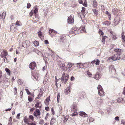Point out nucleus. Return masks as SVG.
<instances>
[{"mask_svg": "<svg viewBox=\"0 0 125 125\" xmlns=\"http://www.w3.org/2000/svg\"><path fill=\"white\" fill-rule=\"evenodd\" d=\"M120 55L116 54L112 57H109L108 59V61H111V60H112L113 61H115L117 60H119L120 59Z\"/></svg>", "mask_w": 125, "mask_h": 125, "instance_id": "obj_1", "label": "nucleus"}, {"mask_svg": "<svg viewBox=\"0 0 125 125\" xmlns=\"http://www.w3.org/2000/svg\"><path fill=\"white\" fill-rule=\"evenodd\" d=\"M9 79L7 78L5 75L2 76V72L0 70V82H2L4 81L6 83H8Z\"/></svg>", "mask_w": 125, "mask_h": 125, "instance_id": "obj_2", "label": "nucleus"}, {"mask_svg": "<svg viewBox=\"0 0 125 125\" xmlns=\"http://www.w3.org/2000/svg\"><path fill=\"white\" fill-rule=\"evenodd\" d=\"M120 18L118 17H116L115 18L114 22L113 23V25L115 26L117 25L119 22L120 21Z\"/></svg>", "mask_w": 125, "mask_h": 125, "instance_id": "obj_3", "label": "nucleus"}, {"mask_svg": "<svg viewBox=\"0 0 125 125\" xmlns=\"http://www.w3.org/2000/svg\"><path fill=\"white\" fill-rule=\"evenodd\" d=\"M10 30L12 32H14L17 29V27L14 23H12L10 25Z\"/></svg>", "mask_w": 125, "mask_h": 125, "instance_id": "obj_4", "label": "nucleus"}, {"mask_svg": "<svg viewBox=\"0 0 125 125\" xmlns=\"http://www.w3.org/2000/svg\"><path fill=\"white\" fill-rule=\"evenodd\" d=\"M8 55V53L5 50H3L1 52V54L0 55L1 57L3 58H4L6 56H7Z\"/></svg>", "mask_w": 125, "mask_h": 125, "instance_id": "obj_5", "label": "nucleus"}, {"mask_svg": "<svg viewBox=\"0 0 125 125\" xmlns=\"http://www.w3.org/2000/svg\"><path fill=\"white\" fill-rule=\"evenodd\" d=\"M58 63V65L62 70L64 71L65 70V67L64 64L62 63L61 62H59Z\"/></svg>", "mask_w": 125, "mask_h": 125, "instance_id": "obj_6", "label": "nucleus"}, {"mask_svg": "<svg viewBox=\"0 0 125 125\" xmlns=\"http://www.w3.org/2000/svg\"><path fill=\"white\" fill-rule=\"evenodd\" d=\"M36 66V63L35 62H32L30 63L29 65V67L32 70H34Z\"/></svg>", "mask_w": 125, "mask_h": 125, "instance_id": "obj_7", "label": "nucleus"}, {"mask_svg": "<svg viewBox=\"0 0 125 125\" xmlns=\"http://www.w3.org/2000/svg\"><path fill=\"white\" fill-rule=\"evenodd\" d=\"M41 114L40 111L38 109H36L34 113V116L37 117V116L40 115Z\"/></svg>", "mask_w": 125, "mask_h": 125, "instance_id": "obj_8", "label": "nucleus"}, {"mask_svg": "<svg viewBox=\"0 0 125 125\" xmlns=\"http://www.w3.org/2000/svg\"><path fill=\"white\" fill-rule=\"evenodd\" d=\"M101 75L99 72H97L95 74L94 78L96 80L99 79L101 77ZM94 78V77H93Z\"/></svg>", "mask_w": 125, "mask_h": 125, "instance_id": "obj_9", "label": "nucleus"}, {"mask_svg": "<svg viewBox=\"0 0 125 125\" xmlns=\"http://www.w3.org/2000/svg\"><path fill=\"white\" fill-rule=\"evenodd\" d=\"M68 22L69 24H71L73 22L74 20L72 17L70 16L68 17Z\"/></svg>", "mask_w": 125, "mask_h": 125, "instance_id": "obj_10", "label": "nucleus"}, {"mask_svg": "<svg viewBox=\"0 0 125 125\" xmlns=\"http://www.w3.org/2000/svg\"><path fill=\"white\" fill-rule=\"evenodd\" d=\"M114 51L116 52H117L118 54L120 55L121 53L122 50L121 49H114Z\"/></svg>", "mask_w": 125, "mask_h": 125, "instance_id": "obj_11", "label": "nucleus"}, {"mask_svg": "<svg viewBox=\"0 0 125 125\" xmlns=\"http://www.w3.org/2000/svg\"><path fill=\"white\" fill-rule=\"evenodd\" d=\"M70 87L69 86L65 90L64 93L65 94L67 95H68L69 93L70 92Z\"/></svg>", "mask_w": 125, "mask_h": 125, "instance_id": "obj_12", "label": "nucleus"}, {"mask_svg": "<svg viewBox=\"0 0 125 125\" xmlns=\"http://www.w3.org/2000/svg\"><path fill=\"white\" fill-rule=\"evenodd\" d=\"M71 107L72 109V111H76L77 110V107L76 104L74 103L72 105Z\"/></svg>", "mask_w": 125, "mask_h": 125, "instance_id": "obj_13", "label": "nucleus"}, {"mask_svg": "<svg viewBox=\"0 0 125 125\" xmlns=\"http://www.w3.org/2000/svg\"><path fill=\"white\" fill-rule=\"evenodd\" d=\"M118 10L117 8H114L112 9V12L114 15H116L118 13Z\"/></svg>", "mask_w": 125, "mask_h": 125, "instance_id": "obj_14", "label": "nucleus"}, {"mask_svg": "<svg viewBox=\"0 0 125 125\" xmlns=\"http://www.w3.org/2000/svg\"><path fill=\"white\" fill-rule=\"evenodd\" d=\"M103 24H104L106 26H109L111 24V21H106L102 23Z\"/></svg>", "mask_w": 125, "mask_h": 125, "instance_id": "obj_15", "label": "nucleus"}, {"mask_svg": "<svg viewBox=\"0 0 125 125\" xmlns=\"http://www.w3.org/2000/svg\"><path fill=\"white\" fill-rule=\"evenodd\" d=\"M69 77V75L68 74H66L65 75V77H64V83L65 84H66V82L68 81V78Z\"/></svg>", "mask_w": 125, "mask_h": 125, "instance_id": "obj_16", "label": "nucleus"}, {"mask_svg": "<svg viewBox=\"0 0 125 125\" xmlns=\"http://www.w3.org/2000/svg\"><path fill=\"white\" fill-rule=\"evenodd\" d=\"M121 38L123 40L122 41L124 42V43H125V36L124 35V33L123 32L122 33Z\"/></svg>", "mask_w": 125, "mask_h": 125, "instance_id": "obj_17", "label": "nucleus"}, {"mask_svg": "<svg viewBox=\"0 0 125 125\" xmlns=\"http://www.w3.org/2000/svg\"><path fill=\"white\" fill-rule=\"evenodd\" d=\"M55 121L56 120L54 119V117H52L50 121V124L51 125H52L55 123Z\"/></svg>", "mask_w": 125, "mask_h": 125, "instance_id": "obj_18", "label": "nucleus"}, {"mask_svg": "<svg viewBox=\"0 0 125 125\" xmlns=\"http://www.w3.org/2000/svg\"><path fill=\"white\" fill-rule=\"evenodd\" d=\"M93 6L94 8H96L97 6V2L96 0H94L93 1Z\"/></svg>", "mask_w": 125, "mask_h": 125, "instance_id": "obj_19", "label": "nucleus"}, {"mask_svg": "<svg viewBox=\"0 0 125 125\" xmlns=\"http://www.w3.org/2000/svg\"><path fill=\"white\" fill-rule=\"evenodd\" d=\"M98 94L100 96H101L103 97L105 95L104 92L103 90L99 92Z\"/></svg>", "mask_w": 125, "mask_h": 125, "instance_id": "obj_20", "label": "nucleus"}, {"mask_svg": "<svg viewBox=\"0 0 125 125\" xmlns=\"http://www.w3.org/2000/svg\"><path fill=\"white\" fill-rule=\"evenodd\" d=\"M74 65V64L69 62L67 65V68H70Z\"/></svg>", "mask_w": 125, "mask_h": 125, "instance_id": "obj_21", "label": "nucleus"}, {"mask_svg": "<svg viewBox=\"0 0 125 125\" xmlns=\"http://www.w3.org/2000/svg\"><path fill=\"white\" fill-rule=\"evenodd\" d=\"M48 80V77L47 75V74H46L45 76L44 77V80L43 82V84H45Z\"/></svg>", "mask_w": 125, "mask_h": 125, "instance_id": "obj_22", "label": "nucleus"}, {"mask_svg": "<svg viewBox=\"0 0 125 125\" xmlns=\"http://www.w3.org/2000/svg\"><path fill=\"white\" fill-rule=\"evenodd\" d=\"M40 103L39 102H37L36 104H35V107L36 108H39L40 109L41 108L42 105L39 106Z\"/></svg>", "mask_w": 125, "mask_h": 125, "instance_id": "obj_23", "label": "nucleus"}, {"mask_svg": "<svg viewBox=\"0 0 125 125\" xmlns=\"http://www.w3.org/2000/svg\"><path fill=\"white\" fill-rule=\"evenodd\" d=\"M92 11L95 16H97L98 15V10L95 9H93Z\"/></svg>", "mask_w": 125, "mask_h": 125, "instance_id": "obj_24", "label": "nucleus"}, {"mask_svg": "<svg viewBox=\"0 0 125 125\" xmlns=\"http://www.w3.org/2000/svg\"><path fill=\"white\" fill-rule=\"evenodd\" d=\"M80 115L81 116L84 117H86L87 116V115L84 112H82Z\"/></svg>", "mask_w": 125, "mask_h": 125, "instance_id": "obj_25", "label": "nucleus"}, {"mask_svg": "<svg viewBox=\"0 0 125 125\" xmlns=\"http://www.w3.org/2000/svg\"><path fill=\"white\" fill-rule=\"evenodd\" d=\"M6 15V12L4 11L3 12L2 14L1 18L3 20H4Z\"/></svg>", "mask_w": 125, "mask_h": 125, "instance_id": "obj_26", "label": "nucleus"}, {"mask_svg": "<svg viewBox=\"0 0 125 125\" xmlns=\"http://www.w3.org/2000/svg\"><path fill=\"white\" fill-rule=\"evenodd\" d=\"M97 89L98 92L100 91L103 90L102 87L100 85H99L97 87Z\"/></svg>", "mask_w": 125, "mask_h": 125, "instance_id": "obj_27", "label": "nucleus"}, {"mask_svg": "<svg viewBox=\"0 0 125 125\" xmlns=\"http://www.w3.org/2000/svg\"><path fill=\"white\" fill-rule=\"evenodd\" d=\"M65 74V73H63L62 74V77H61V81L63 83L64 82V75Z\"/></svg>", "mask_w": 125, "mask_h": 125, "instance_id": "obj_28", "label": "nucleus"}, {"mask_svg": "<svg viewBox=\"0 0 125 125\" xmlns=\"http://www.w3.org/2000/svg\"><path fill=\"white\" fill-rule=\"evenodd\" d=\"M15 24L16 26L17 25L18 26H21L22 25V24L20 21H17Z\"/></svg>", "mask_w": 125, "mask_h": 125, "instance_id": "obj_29", "label": "nucleus"}, {"mask_svg": "<svg viewBox=\"0 0 125 125\" xmlns=\"http://www.w3.org/2000/svg\"><path fill=\"white\" fill-rule=\"evenodd\" d=\"M4 61L5 63H7L10 61V59L8 58L7 56L5 57Z\"/></svg>", "mask_w": 125, "mask_h": 125, "instance_id": "obj_30", "label": "nucleus"}, {"mask_svg": "<svg viewBox=\"0 0 125 125\" xmlns=\"http://www.w3.org/2000/svg\"><path fill=\"white\" fill-rule=\"evenodd\" d=\"M111 36H112V39L113 40H115L117 38L115 34L114 33L113 34H112V35H111Z\"/></svg>", "mask_w": 125, "mask_h": 125, "instance_id": "obj_31", "label": "nucleus"}, {"mask_svg": "<svg viewBox=\"0 0 125 125\" xmlns=\"http://www.w3.org/2000/svg\"><path fill=\"white\" fill-rule=\"evenodd\" d=\"M114 68L113 65H110L109 67V69L110 71H114Z\"/></svg>", "mask_w": 125, "mask_h": 125, "instance_id": "obj_32", "label": "nucleus"}, {"mask_svg": "<svg viewBox=\"0 0 125 125\" xmlns=\"http://www.w3.org/2000/svg\"><path fill=\"white\" fill-rule=\"evenodd\" d=\"M5 70L7 73H8V75H10V71L8 68H5Z\"/></svg>", "mask_w": 125, "mask_h": 125, "instance_id": "obj_33", "label": "nucleus"}, {"mask_svg": "<svg viewBox=\"0 0 125 125\" xmlns=\"http://www.w3.org/2000/svg\"><path fill=\"white\" fill-rule=\"evenodd\" d=\"M85 8L83 7H82V10L81 12L83 15H84V14H85Z\"/></svg>", "mask_w": 125, "mask_h": 125, "instance_id": "obj_34", "label": "nucleus"}, {"mask_svg": "<svg viewBox=\"0 0 125 125\" xmlns=\"http://www.w3.org/2000/svg\"><path fill=\"white\" fill-rule=\"evenodd\" d=\"M17 82L18 84L20 85H22L23 83L22 80L21 79L18 80V81Z\"/></svg>", "mask_w": 125, "mask_h": 125, "instance_id": "obj_35", "label": "nucleus"}, {"mask_svg": "<svg viewBox=\"0 0 125 125\" xmlns=\"http://www.w3.org/2000/svg\"><path fill=\"white\" fill-rule=\"evenodd\" d=\"M77 30V28H76V27H73L72 29V30H73V32H74L75 31H76Z\"/></svg>", "mask_w": 125, "mask_h": 125, "instance_id": "obj_36", "label": "nucleus"}, {"mask_svg": "<svg viewBox=\"0 0 125 125\" xmlns=\"http://www.w3.org/2000/svg\"><path fill=\"white\" fill-rule=\"evenodd\" d=\"M38 35L39 37L41 38L42 37V33L41 31H40L38 32Z\"/></svg>", "mask_w": 125, "mask_h": 125, "instance_id": "obj_37", "label": "nucleus"}, {"mask_svg": "<svg viewBox=\"0 0 125 125\" xmlns=\"http://www.w3.org/2000/svg\"><path fill=\"white\" fill-rule=\"evenodd\" d=\"M60 93H58L57 94V101L58 103H59V101L60 100Z\"/></svg>", "mask_w": 125, "mask_h": 125, "instance_id": "obj_38", "label": "nucleus"}, {"mask_svg": "<svg viewBox=\"0 0 125 125\" xmlns=\"http://www.w3.org/2000/svg\"><path fill=\"white\" fill-rule=\"evenodd\" d=\"M24 122L26 123H27L28 118L27 117L25 116L24 118Z\"/></svg>", "mask_w": 125, "mask_h": 125, "instance_id": "obj_39", "label": "nucleus"}, {"mask_svg": "<svg viewBox=\"0 0 125 125\" xmlns=\"http://www.w3.org/2000/svg\"><path fill=\"white\" fill-rule=\"evenodd\" d=\"M38 8L35 7L34 8V13L35 14H36L38 12Z\"/></svg>", "mask_w": 125, "mask_h": 125, "instance_id": "obj_40", "label": "nucleus"}, {"mask_svg": "<svg viewBox=\"0 0 125 125\" xmlns=\"http://www.w3.org/2000/svg\"><path fill=\"white\" fill-rule=\"evenodd\" d=\"M44 123V121L43 120H41L39 122V124L41 125H43Z\"/></svg>", "mask_w": 125, "mask_h": 125, "instance_id": "obj_41", "label": "nucleus"}, {"mask_svg": "<svg viewBox=\"0 0 125 125\" xmlns=\"http://www.w3.org/2000/svg\"><path fill=\"white\" fill-rule=\"evenodd\" d=\"M25 90L26 91L28 95H29L31 94V93L30 92L29 90L28 89H25Z\"/></svg>", "mask_w": 125, "mask_h": 125, "instance_id": "obj_42", "label": "nucleus"}, {"mask_svg": "<svg viewBox=\"0 0 125 125\" xmlns=\"http://www.w3.org/2000/svg\"><path fill=\"white\" fill-rule=\"evenodd\" d=\"M14 93L15 95L17 93V88L16 87H15L14 88Z\"/></svg>", "mask_w": 125, "mask_h": 125, "instance_id": "obj_43", "label": "nucleus"}, {"mask_svg": "<svg viewBox=\"0 0 125 125\" xmlns=\"http://www.w3.org/2000/svg\"><path fill=\"white\" fill-rule=\"evenodd\" d=\"M100 61L98 59L97 60V61H96L95 63L96 65H97L99 64Z\"/></svg>", "mask_w": 125, "mask_h": 125, "instance_id": "obj_44", "label": "nucleus"}, {"mask_svg": "<svg viewBox=\"0 0 125 125\" xmlns=\"http://www.w3.org/2000/svg\"><path fill=\"white\" fill-rule=\"evenodd\" d=\"M78 115V114L76 112H74L73 113H72V114L71 115H72L73 116H75L77 115Z\"/></svg>", "mask_w": 125, "mask_h": 125, "instance_id": "obj_45", "label": "nucleus"}, {"mask_svg": "<svg viewBox=\"0 0 125 125\" xmlns=\"http://www.w3.org/2000/svg\"><path fill=\"white\" fill-rule=\"evenodd\" d=\"M11 117L10 118V119L9 120V122L8 123V125H11Z\"/></svg>", "mask_w": 125, "mask_h": 125, "instance_id": "obj_46", "label": "nucleus"}, {"mask_svg": "<svg viewBox=\"0 0 125 125\" xmlns=\"http://www.w3.org/2000/svg\"><path fill=\"white\" fill-rule=\"evenodd\" d=\"M50 99V96H49L46 99L45 101H46L48 103Z\"/></svg>", "mask_w": 125, "mask_h": 125, "instance_id": "obj_47", "label": "nucleus"}, {"mask_svg": "<svg viewBox=\"0 0 125 125\" xmlns=\"http://www.w3.org/2000/svg\"><path fill=\"white\" fill-rule=\"evenodd\" d=\"M87 75H88V76L89 77H91V76L92 75V74L90 72H87Z\"/></svg>", "mask_w": 125, "mask_h": 125, "instance_id": "obj_48", "label": "nucleus"}, {"mask_svg": "<svg viewBox=\"0 0 125 125\" xmlns=\"http://www.w3.org/2000/svg\"><path fill=\"white\" fill-rule=\"evenodd\" d=\"M53 29H50L49 30V32L50 34H51L52 32H53Z\"/></svg>", "mask_w": 125, "mask_h": 125, "instance_id": "obj_49", "label": "nucleus"}, {"mask_svg": "<svg viewBox=\"0 0 125 125\" xmlns=\"http://www.w3.org/2000/svg\"><path fill=\"white\" fill-rule=\"evenodd\" d=\"M28 100L30 102H31L32 101V98L30 97L29 96L28 97Z\"/></svg>", "mask_w": 125, "mask_h": 125, "instance_id": "obj_50", "label": "nucleus"}, {"mask_svg": "<svg viewBox=\"0 0 125 125\" xmlns=\"http://www.w3.org/2000/svg\"><path fill=\"white\" fill-rule=\"evenodd\" d=\"M51 111L52 112V113L53 115H54L55 114V112L53 110V108H52L51 109Z\"/></svg>", "mask_w": 125, "mask_h": 125, "instance_id": "obj_51", "label": "nucleus"}, {"mask_svg": "<svg viewBox=\"0 0 125 125\" xmlns=\"http://www.w3.org/2000/svg\"><path fill=\"white\" fill-rule=\"evenodd\" d=\"M31 4L30 3H28L27 4V8L28 9L29 8L31 7Z\"/></svg>", "mask_w": 125, "mask_h": 125, "instance_id": "obj_52", "label": "nucleus"}, {"mask_svg": "<svg viewBox=\"0 0 125 125\" xmlns=\"http://www.w3.org/2000/svg\"><path fill=\"white\" fill-rule=\"evenodd\" d=\"M68 118H66V117H65L64 119V120L63 122L64 123H66V122L68 120Z\"/></svg>", "mask_w": 125, "mask_h": 125, "instance_id": "obj_53", "label": "nucleus"}, {"mask_svg": "<svg viewBox=\"0 0 125 125\" xmlns=\"http://www.w3.org/2000/svg\"><path fill=\"white\" fill-rule=\"evenodd\" d=\"M99 32L100 34L101 35H103L104 34V33L101 30H99Z\"/></svg>", "mask_w": 125, "mask_h": 125, "instance_id": "obj_54", "label": "nucleus"}, {"mask_svg": "<svg viewBox=\"0 0 125 125\" xmlns=\"http://www.w3.org/2000/svg\"><path fill=\"white\" fill-rule=\"evenodd\" d=\"M89 121L90 122H92L94 121V119L92 118H91L90 119H89Z\"/></svg>", "mask_w": 125, "mask_h": 125, "instance_id": "obj_55", "label": "nucleus"}, {"mask_svg": "<svg viewBox=\"0 0 125 125\" xmlns=\"http://www.w3.org/2000/svg\"><path fill=\"white\" fill-rule=\"evenodd\" d=\"M85 64V63H84L83 64H82L81 65L82 66H81L80 65H79V67L80 68H84V67H84L83 66Z\"/></svg>", "mask_w": 125, "mask_h": 125, "instance_id": "obj_56", "label": "nucleus"}, {"mask_svg": "<svg viewBox=\"0 0 125 125\" xmlns=\"http://www.w3.org/2000/svg\"><path fill=\"white\" fill-rule=\"evenodd\" d=\"M115 119L117 121H118L119 120V118L118 116H117L115 118Z\"/></svg>", "mask_w": 125, "mask_h": 125, "instance_id": "obj_57", "label": "nucleus"}, {"mask_svg": "<svg viewBox=\"0 0 125 125\" xmlns=\"http://www.w3.org/2000/svg\"><path fill=\"white\" fill-rule=\"evenodd\" d=\"M35 43H36V46H38L39 45L38 42L36 41H35L34 42V44H35Z\"/></svg>", "mask_w": 125, "mask_h": 125, "instance_id": "obj_58", "label": "nucleus"}, {"mask_svg": "<svg viewBox=\"0 0 125 125\" xmlns=\"http://www.w3.org/2000/svg\"><path fill=\"white\" fill-rule=\"evenodd\" d=\"M51 51L52 52V53L51 54V56L53 58V55H54V54H55V53H54V52H53L52 50H51Z\"/></svg>", "mask_w": 125, "mask_h": 125, "instance_id": "obj_59", "label": "nucleus"}, {"mask_svg": "<svg viewBox=\"0 0 125 125\" xmlns=\"http://www.w3.org/2000/svg\"><path fill=\"white\" fill-rule=\"evenodd\" d=\"M42 96V95L41 94H39L37 97V98L38 99H39Z\"/></svg>", "mask_w": 125, "mask_h": 125, "instance_id": "obj_60", "label": "nucleus"}, {"mask_svg": "<svg viewBox=\"0 0 125 125\" xmlns=\"http://www.w3.org/2000/svg\"><path fill=\"white\" fill-rule=\"evenodd\" d=\"M62 108L61 107H59V113L60 114H61L62 113Z\"/></svg>", "mask_w": 125, "mask_h": 125, "instance_id": "obj_61", "label": "nucleus"}, {"mask_svg": "<svg viewBox=\"0 0 125 125\" xmlns=\"http://www.w3.org/2000/svg\"><path fill=\"white\" fill-rule=\"evenodd\" d=\"M44 42L45 44H47L49 43L48 41L47 40H46L44 41Z\"/></svg>", "mask_w": 125, "mask_h": 125, "instance_id": "obj_62", "label": "nucleus"}, {"mask_svg": "<svg viewBox=\"0 0 125 125\" xmlns=\"http://www.w3.org/2000/svg\"><path fill=\"white\" fill-rule=\"evenodd\" d=\"M29 118H30L31 119H33V116L32 115H30L29 116Z\"/></svg>", "mask_w": 125, "mask_h": 125, "instance_id": "obj_63", "label": "nucleus"}, {"mask_svg": "<svg viewBox=\"0 0 125 125\" xmlns=\"http://www.w3.org/2000/svg\"><path fill=\"white\" fill-rule=\"evenodd\" d=\"M123 94L124 95H125V86L124 87V91L123 92Z\"/></svg>", "mask_w": 125, "mask_h": 125, "instance_id": "obj_64", "label": "nucleus"}]
</instances>
